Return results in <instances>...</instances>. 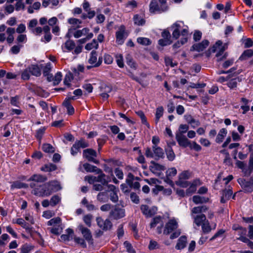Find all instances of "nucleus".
Wrapping results in <instances>:
<instances>
[{"label": "nucleus", "instance_id": "nucleus-1", "mask_svg": "<svg viewBox=\"0 0 253 253\" xmlns=\"http://www.w3.org/2000/svg\"><path fill=\"white\" fill-rule=\"evenodd\" d=\"M62 189L59 182L53 180L45 183L42 186L36 188L32 193L39 197L49 196L52 193L56 192Z\"/></svg>", "mask_w": 253, "mask_h": 253}, {"label": "nucleus", "instance_id": "nucleus-2", "mask_svg": "<svg viewBox=\"0 0 253 253\" xmlns=\"http://www.w3.org/2000/svg\"><path fill=\"white\" fill-rule=\"evenodd\" d=\"M222 42L220 41H218L216 43L210 48L208 51L207 52V56H209L210 54L211 53H214L217 51L215 55L216 58V61L219 62L225 59L228 55L227 52H224L226 49L225 45L222 46Z\"/></svg>", "mask_w": 253, "mask_h": 253}, {"label": "nucleus", "instance_id": "nucleus-3", "mask_svg": "<svg viewBox=\"0 0 253 253\" xmlns=\"http://www.w3.org/2000/svg\"><path fill=\"white\" fill-rule=\"evenodd\" d=\"M177 228L178 223L176 220L174 218L170 219L165 225L164 234L168 235L172 232L170 236V238L171 239L176 238L181 233L180 230L177 229Z\"/></svg>", "mask_w": 253, "mask_h": 253}, {"label": "nucleus", "instance_id": "nucleus-4", "mask_svg": "<svg viewBox=\"0 0 253 253\" xmlns=\"http://www.w3.org/2000/svg\"><path fill=\"white\" fill-rule=\"evenodd\" d=\"M145 155L147 158H154L156 160L164 157L163 150L158 145H153L152 149L149 147L145 149Z\"/></svg>", "mask_w": 253, "mask_h": 253}, {"label": "nucleus", "instance_id": "nucleus-5", "mask_svg": "<svg viewBox=\"0 0 253 253\" xmlns=\"http://www.w3.org/2000/svg\"><path fill=\"white\" fill-rule=\"evenodd\" d=\"M125 216V209L120 208L118 205H114L109 214V217L115 220L119 219Z\"/></svg>", "mask_w": 253, "mask_h": 253}, {"label": "nucleus", "instance_id": "nucleus-6", "mask_svg": "<svg viewBox=\"0 0 253 253\" xmlns=\"http://www.w3.org/2000/svg\"><path fill=\"white\" fill-rule=\"evenodd\" d=\"M96 221L98 227L103 231L110 230L112 227V223L109 219L103 220L102 217L98 216L96 217Z\"/></svg>", "mask_w": 253, "mask_h": 253}, {"label": "nucleus", "instance_id": "nucleus-7", "mask_svg": "<svg viewBox=\"0 0 253 253\" xmlns=\"http://www.w3.org/2000/svg\"><path fill=\"white\" fill-rule=\"evenodd\" d=\"M97 53L95 51H92L90 53V56L88 59V63L91 64V66H87L86 67L87 69H90L92 67H97L99 66L102 62V58L99 57L98 61H97Z\"/></svg>", "mask_w": 253, "mask_h": 253}, {"label": "nucleus", "instance_id": "nucleus-8", "mask_svg": "<svg viewBox=\"0 0 253 253\" xmlns=\"http://www.w3.org/2000/svg\"><path fill=\"white\" fill-rule=\"evenodd\" d=\"M83 157L88 161L95 164H98L99 161L95 159L97 157L96 152L92 149H86L83 151Z\"/></svg>", "mask_w": 253, "mask_h": 253}, {"label": "nucleus", "instance_id": "nucleus-9", "mask_svg": "<svg viewBox=\"0 0 253 253\" xmlns=\"http://www.w3.org/2000/svg\"><path fill=\"white\" fill-rule=\"evenodd\" d=\"M140 210L142 213L146 217H150L155 214L157 211V208L156 207L150 208L146 205H142L140 206Z\"/></svg>", "mask_w": 253, "mask_h": 253}, {"label": "nucleus", "instance_id": "nucleus-10", "mask_svg": "<svg viewBox=\"0 0 253 253\" xmlns=\"http://www.w3.org/2000/svg\"><path fill=\"white\" fill-rule=\"evenodd\" d=\"M47 180L46 177L43 176L40 174H34L31 176L29 180L33 181V182L31 183L30 186L31 188H36V187H38V183L43 182Z\"/></svg>", "mask_w": 253, "mask_h": 253}, {"label": "nucleus", "instance_id": "nucleus-11", "mask_svg": "<svg viewBox=\"0 0 253 253\" xmlns=\"http://www.w3.org/2000/svg\"><path fill=\"white\" fill-rule=\"evenodd\" d=\"M108 187L109 189V198L110 200L113 203H117L119 200L118 192L119 190L113 185H108Z\"/></svg>", "mask_w": 253, "mask_h": 253}, {"label": "nucleus", "instance_id": "nucleus-12", "mask_svg": "<svg viewBox=\"0 0 253 253\" xmlns=\"http://www.w3.org/2000/svg\"><path fill=\"white\" fill-rule=\"evenodd\" d=\"M175 138L180 146L185 148L190 146V141L185 135L175 134Z\"/></svg>", "mask_w": 253, "mask_h": 253}, {"label": "nucleus", "instance_id": "nucleus-13", "mask_svg": "<svg viewBox=\"0 0 253 253\" xmlns=\"http://www.w3.org/2000/svg\"><path fill=\"white\" fill-rule=\"evenodd\" d=\"M209 44V42L208 40H203L201 42L194 44L191 50H195L198 52L204 50Z\"/></svg>", "mask_w": 253, "mask_h": 253}, {"label": "nucleus", "instance_id": "nucleus-14", "mask_svg": "<svg viewBox=\"0 0 253 253\" xmlns=\"http://www.w3.org/2000/svg\"><path fill=\"white\" fill-rule=\"evenodd\" d=\"M149 11L151 13H155L156 12L162 13L165 12L161 9V6L158 3L157 0H152L149 5Z\"/></svg>", "mask_w": 253, "mask_h": 253}, {"label": "nucleus", "instance_id": "nucleus-15", "mask_svg": "<svg viewBox=\"0 0 253 253\" xmlns=\"http://www.w3.org/2000/svg\"><path fill=\"white\" fill-rule=\"evenodd\" d=\"M233 194L232 190L229 187L228 189H225L221 191V197L220 202L225 203L227 201L229 200Z\"/></svg>", "mask_w": 253, "mask_h": 253}, {"label": "nucleus", "instance_id": "nucleus-16", "mask_svg": "<svg viewBox=\"0 0 253 253\" xmlns=\"http://www.w3.org/2000/svg\"><path fill=\"white\" fill-rule=\"evenodd\" d=\"M79 229L81 231L84 239L88 242L92 240V235L90 230L83 225L79 226Z\"/></svg>", "mask_w": 253, "mask_h": 253}, {"label": "nucleus", "instance_id": "nucleus-17", "mask_svg": "<svg viewBox=\"0 0 253 253\" xmlns=\"http://www.w3.org/2000/svg\"><path fill=\"white\" fill-rule=\"evenodd\" d=\"M176 173L177 170L175 168L169 169L166 171V177L165 181L169 184H172V181L170 180V178L174 176Z\"/></svg>", "mask_w": 253, "mask_h": 253}, {"label": "nucleus", "instance_id": "nucleus-18", "mask_svg": "<svg viewBox=\"0 0 253 253\" xmlns=\"http://www.w3.org/2000/svg\"><path fill=\"white\" fill-rule=\"evenodd\" d=\"M96 173L99 174L96 177V182H100L103 185H107L110 181V178L102 172V170L100 173Z\"/></svg>", "mask_w": 253, "mask_h": 253}, {"label": "nucleus", "instance_id": "nucleus-19", "mask_svg": "<svg viewBox=\"0 0 253 253\" xmlns=\"http://www.w3.org/2000/svg\"><path fill=\"white\" fill-rule=\"evenodd\" d=\"M116 41L119 44H122L124 43L125 39V28L121 27L119 30L116 32Z\"/></svg>", "mask_w": 253, "mask_h": 253}, {"label": "nucleus", "instance_id": "nucleus-20", "mask_svg": "<svg viewBox=\"0 0 253 253\" xmlns=\"http://www.w3.org/2000/svg\"><path fill=\"white\" fill-rule=\"evenodd\" d=\"M83 167L87 172L100 173L101 169L97 167L92 166L88 163H85L83 165Z\"/></svg>", "mask_w": 253, "mask_h": 253}, {"label": "nucleus", "instance_id": "nucleus-21", "mask_svg": "<svg viewBox=\"0 0 253 253\" xmlns=\"http://www.w3.org/2000/svg\"><path fill=\"white\" fill-rule=\"evenodd\" d=\"M151 164L150 170L153 173H156L157 171L164 170L165 169L164 166L156 163L153 161L151 162Z\"/></svg>", "mask_w": 253, "mask_h": 253}, {"label": "nucleus", "instance_id": "nucleus-22", "mask_svg": "<svg viewBox=\"0 0 253 253\" xmlns=\"http://www.w3.org/2000/svg\"><path fill=\"white\" fill-rule=\"evenodd\" d=\"M241 186L245 192L251 193L253 191V184L251 181H242Z\"/></svg>", "mask_w": 253, "mask_h": 253}, {"label": "nucleus", "instance_id": "nucleus-23", "mask_svg": "<svg viewBox=\"0 0 253 253\" xmlns=\"http://www.w3.org/2000/svg\"><path fill=\"white\" fill-rule=\"evenodd\" d=\"M89 29L88 28H84L82 30L75 31L73 33V36L75 38H79L83 36H86L89 34Z\"/></svg>", "mask_w": 253, "mask_h": 253}, {"label": "nucleus", "instance_id": "nucleus-24", "mask_svg": "<svg viewBox=\"0 0 253 253\" xmlns=\"http://www.w3.org/2000/svg\"><path fill=\"white\" fill-rule=\"evenodd\" d=\"M187 243V238L186 236H181L178 240L177 243L175 246V248L177 250H181L186 247Z\"/></svg>", "mask_w": 253, "mask_h": 253}, {"label": "nucleus", "instance_id": "nucleus-25", "mask_svg": "<svg viewBox=\"0 0 253 253\" xmlns=\"http://www.w3.org/2000/svg\"><path fill=\"white\" fill-rule=\"evenodd\" d=\"M194 223L198 226L202 225L206 221V217L205 214H201L194 217Z\"/></svg>", "mask_w": 253, "mask_h": 253}, {"label": "nucleus", "instance_id": "nucleus-26", "mask_svg": "<svg viewBox=\"0 0 253 253\" xmlns=\"http://www.w3.org/2000/svg\"><path fill=\"white\" fill-rule=\"evenodd\" d=\"M30 70V73L32 75L39 77L41 75V70L40 67L37 65H31L29 66Z\"/></svg>", "mask_w": 253, "mask_h": 253}, {"label": "nucleus", "instance_id": "nucleus-27", "mask_svg": "<svg viewBox=\"0 0 253 253\" xmlns=\"http://www.w3.org/2000/svg\"><path fill=\"white\" fill-rule=\"evenodd\" d=\"M209 199L207 197L195 195L193 197V201L196 204H203L209 201Z\"/></svg>", "mask_w": 253, "mask_h": 253}, {"label": "nucleus", "instance_id": "nucleus-28", "mask_svg": "<svg viewBox=\"0 0 253 253\" xmlns=\"http://www.w3.org/2000/svg\"><path fill=\"white\" fill-rule=\"evenodd\" d=\"M171 27L172 28H174L173 32H172V37H173V38L176 40V39H178L180 36V31H179V28L180 27V26L177 23H175L174 24H173L172 25Z\"/></svg>", "mask_w": 253, "mask_h": 253}, {"label": "nucleus", "instance_id": "nucleus-29", "mask_svg": "<svg viewBox=\"0 0 253 253\" xmlns=\"http://www.w3.org/2000/svg\"><path fill=\"white\" fill-rule=\"evenodd\" d=\"M227 133V130L225 128H223L221 129L216 136L215 140L216 142L218 143H220L222 142L223 139L226 136Z\"/></svg>", "mask_w": 253, "mask_h": 253}, {"label": "nucleus", "instance_id": "nucleus-30", "mask_svg": "<svg viewBox=\"0 0 253 253\" xmlns=\"http://www.w3.org/2000/svg\"><path fill=\"white\" fill-rule=\"evenodd\" d=\"M68 22L70 24L73 25H77L76 27L73 26L71 28H72L73 30H75L76 29L79 28L80 27V24H82V21L80 20L79 19H78L77 18H71L68 19Z\"/></svg>", "mask_w": 253, "mask_h": 253}, {"label": "nucleus", "instance_id": "nucleus-31", "mask_svg": "<svg viewBox=\"0 0 253 253\" xmlns=\"http://www.w3.org/2000/svg\"><path fill=\"white\" fill-rule=\"evenodd\" d=\"M253 55V50L247 49L242 53L239 58L240 60H244L251 57Z\"/></svg>", "mask_w": 253, "mask_h": 253}, {"label": "nucleus", "instance_id": "nucleus-32", "mask_svg": "<svg viewBox=\"0 0 253 253\" xmlns=\"http://www.w3.org/2000/svg\"><path fill=\"white\" fill-rule=\"evenodd\" d=\"M34 248V246L31 244H25L21 247V253H29Z\"/></svg>", "mask_w": 253, "mask_h": 253}, {"label": "nucleus", "instance_id": "nucleus-33", "mask_svg": "<svg viewBox=\"0 0 253 253\" xmlns=\"http://www.w3.org/2000/svg\"><path fill=\"white\" fill-rule=\"evenodd\" d=\"M126 64L131 68L136 69L137 66L136 63L133 61L131 56L128 54L126 57Z\"/></svg>", "mask_w": 253, "mask_h": 253}, {"label": "nucleus", "instance_id": "nucleus-34", "mask_svg": "<svg viewBox=\"0 0 253 253\" xmlns=\"http://www.w3.org/2000/svg\"><path fill=\"white\" fill-rule=\"evenodd\" d=\"M57 169V167L55 165L53 164H48L45 165L41 169L46 172H51Z\"/></svg>", "mask_w": 253, "mask_h": 253}, {"label": "nucleus", "instance_id": "nucleus-35", "mask_svg": "<svg viewBox=\"0 0 253 253\" xmlns=\"http://www.w3.org/2000/svg\"><path fill=\"white\" fill-rule=\"evenodd\" d=\"M61 223V219L59 217H56L51 219L47 222V225L48 226H58L60 225Z\"/></svg>", "mask_w": 253, "mask_h": 253}, {"label": "nucleus", "instance_id": "nucleus-36", "mask_svg": "<svg viewBox=\"0 0 253 253\" xmlns=\"http://www.w3.org/2000/svg\"><path fill=\"white\" fill-rule=\"evenodd\" d=\"M166 152L167 158L169 160L172 161L175 159V154L170 146H168V148L166 150Z\"/></svg>", "mask_w": 253, "mask_h": 253}, {"label": "nucleus", "instance_id": "nucleus-37", "mask_svg": "<svg viewBox=\"0 0 253 253\" xmlns=\"http://www.w3.org/2000/svg\"><path fill=\"white\" fill-rule=\"evenodd\" d=\"M61 201V197L58 195H54L50 200V205L54 207Z\"/></svg>", "mask_w": 253, "mask_h": 253}, {"label": "nucleus", "instance_id": "nucleus-38", "mask_svg": "<svg viewBox=\"0 0 253 253\" xmlns=\"http://www.w3.org/2000/svg\"><path fill=\"white\" fill-rule=\"evenodd\" d=\"M164 113V108L162 106L158 107L156 109V119L155 122L157 124L160 120V118L162 117Z\"/></svg>", "mask_w": 253, "mask_h": 253}, {"label": "nucleus", "instance_id": "nucleus-39", "mask_svg": "<svg viewBox=\"0 0 253 253\" xmlns=\"http://www.w3.org/2000/svg\"><path fill=\"white\" fill-rule=\"evenodd\" d=\"M189 126L187 125H180L178 128V131L175 134L184 135L189 129Z\"/></svg>", "mask_w": 253, "mask_h": 253}, {"label": "nucleus", "instance_id": "nucleus-40", "mask_svg": "<svg viewBox=\"0 0 253 253\" xmlns=\"http://www.w3.org/2000/svg\"><path fill=\"white\" fill-rule=\"evenodd\" d=\"M42 150L46 153H54L55 149L54 147L50 144L45 143L42 146Z\"/></svg>", "mask_w": 253, "mask_h": 253}, {"label": "nucleus", "instance_id": "nucleus-41", "mask_svg": "<svg viewBox=\"0 0 253 253\" xmlns=\"http://www.w3.org/2000/svg\"><path fill=\"white\" fill-rule=\"evenodd\" d=\"M98 46V44L97 41L95 39L93 40L90 43L86 44L85 46V48L86 50H89L93 48L97 49Z\"/></svg>", "mask_w": 253, "mask_h": 253}, {"label": "nucleus", "instance_id": "nucleus-42", "mask_svg": "<svg viewBox=\"0 0 253 253\" xmlns=\"http://www.w3.org/2000/svg\"><path fill=\"white\" fill-rule=\"evenodd\" d=\"M202 229L203 232L205 234L209 233L211 231V228L208 221H206L203 223L202 225Z\"/></svg>", "mask_w": 253, "mask_h": 253}, {"label": "nucleus", "instance_id": "nucleus-43", "mask_svg": "<svg viewBox=\"0 0 253 253\" xmlns=\"http://www.w3.org/2000/svg\"><path fill=\"white\" fill-rule=\"evenodd\" d=\"M75 143L80 149L81 148H84L89 146L88 143L84 139H81L79 140H77Z\"/></svg>", "mask_w": 253, "mask_h": 253}, {"label": "nucleus", "instance_id": "nucleus-44", "mask_svg": "<svg viewBox=\"0 0 253 253\" xmlns=\"http://www.w3.org/2000/svg\"><path fill=\"white\" fill-rule=\"evenodd\" d=\"M29 67L26 68L21 74V78L24 80H28L31 76Z\"/></svg>", "mask_w": 253, "mask_h": 253}, {"label": "nucleus", "instance_id": "nucleus-45", "mask_svg": "<svg viewBox=\"0 0 253 253\" xmlns=\"http://www.w3.org/2000/svg\"><path fill=\"white\" fill-rule=\"evenodd\" d=\"M97 199L101 203H104L107 201V194L105 192H99L97 196Z\"/></svg>", "mask_w": 253, "mask_h": 253}, {"label": "nucleus", "instance_id": "nucleus-46", "mask_svg": "<svg viewBox=\"0 0 253 253\" xmlns=\"http://www.w3.org/2000/svg\"><path fill=\"white\" fill-rule=\"evenodd\" d=\"M159 223H162V217L160 216H157L153 218L150 223V227L154 228Z\"/></svg>", "mask_w": 253, "mask_h": 253}, {"label": "nucleus", "instance_id": "nucleus-47", "mask_svg": "<svg viewBox=\"0 0 253 253\" xmlns=\"http://www.w3.org/2000/svg\"><path fill=\"white\" fill-rule=\"evenodd\" d=\"M133 21L134 24L137 25H143L145 23V20L137 14L134 16Z\"/></svg>", "mask_w": 253, "mask_h": 253}, {"label": "nucleus", "instance_id": "nucleus-48", "mask_svg": "<svg viewBox=\"0 0 253 253\" xmlns=\"http://www.w3.org/2000/svg\"><path fill=\"white\" fill-rule=\"evenodd\" d=\"M20 225H21L23 228L26 229H29V225L28 223H27L25 220L22 218H18L16 219V221L14 222Z\"/></svg>", "mask_w": 253, "mask_h": 253}, {"label": "nucleus", "instance_id": "nucleus-49", "mask_svg": "<svg viewBox=\"0 0 253 253\" xmlns=\"http://www.w3.org/2000/svg\"><path fill=\"white\" fill-rule=\"evenodd\" d=\"M93 218L92 215L90 214H88L84 215L83 217V220L85 224L88 226L90 227L91 225V220Z\"/></svg>", "mask_w": 253, "mask_h": 253}, {"label": "nucleus", "instance_id": "nucleus-50", "mask_svg": "<svg viewBox=\"0 0 253 253\" xmlns=\"http://www.w3.org/2000/svg\"><path fill=\"white\" fill-rule=\"evenodd\" d=\"M62 74L61 72H57L53 77V85H56L59 84L62 80Z\"/></svg>", "mask_w": 253, "mask_h": 253}, {"label": "nucleus", "instance_id": "nucleus-51", "mask_svg": "<svg viewBox=\"0 0 253 253\" xmlns=\"http://www.w3.org/2000/svg\"><path fill=\"white\" fill-rule=\"evenodd\" d=\"M137 41L139 43L144 45H148L151 43L150 40L146 38H138Z\"/></svg>", "mask_w": 253, "mask_h": 253}, {"label": "nucleus", "instance_id": "nucleus-52", "mask_svg": "<svg viewBox=\"0 0 253 253\" xmlns=\"http://www.w3.org/2000/svg\"><path fill=\"white\" fill-rule=\"evenodd\" d=\"M75 43L72 40H68L65 43V47L68 50H71L73 49L75 47Z\"/></svg>", "mask_w": 253, "mask_h": 253}, {"label": "nucleus", "instance_id": "nucleus-53", "mask_svg": "<svg viewBox=\"0 0 253 253\" xmlns=\"http://www.w3.org/2000/svg\"><path fill=\"white\" fill-rule=\"evenodd\" d=\"M136 114L140 118L142 123L146 125L149 127V124L147 122V119L144 113L141 111H139L136 112Z\"/></svg>", "mask_w": 253, "mask_h": 253}, {"label": "nucleus", "instance_id": "nucleus-54", "mask_svg": "<svg viewBox=\"0 0 253 253\" xmlns=\"http://www.w3.org/2000/svg\"><path fill=\"white\" fill-rule=\"evenodd\" d=\"M191 173L188 170H185L179 174L178 178L180 179H188L190 177Z\"/></svg>", "mask_w": 253, "mask_h": 253}, {"label": "nucleus", "instance_id": "nucleus-55", "mask_svg": "<svg viewBox=\"0 0 253 253\" xmlns=\"http://www.w3.org/2000/svg\"><path fill=\"white\" fill-rule=\"evenodd\" d=\"M176 184L181 187L186 188L189 186V183L185 179L178 178V180L176 181Z\"/></svg>", "mask_w": 253, "mask_h": 253}, {"label": "nucleus", "instance_id": "nucleus-56", "mask_svg": "<svg viewBox=\"0 0 253 253\" xmlns=\"http://www.w3.org/2000/svg\"><path fill=\"white\" fill-rule=\"evenodd\" d=\"M74 241L76 243H77L78 244H80L82 247L85 248L86 247V244L84 241V240L83 238H80V237H75Z\"/></svg>", "mask_w": 253, "mask_h": 253}, {"label": "nucleus", "instance_id": "nucleus-57", "mask_svg": "<svg viewBox=\"0 0 253 253\" xmlns=\"http://www.w3.org/2000/svg\"><path fill=\"white\" fill-rule=\"evenodd\" d=\"M112 90V88L110 86L107 85L106 84H103L100 87L101 91L102 92L106 93L107 94H108L109 93L111 92Z\"/></svg>", "mask_w": 253, "mask_h": 253}, {"label": "nucleus", "instance_id": "nucleus-58", "mask_svg": "<svg viewBox=\"0 0 253 253\" xmlns=\"http://www.w3.org/2000/svg\"><path fill=\"white\" fill-rule=\"evenodd\" d=\"M60 226V225L54 226L50 229V231L53 234L59 235L62 231V228Z\"/></svg>", "mask_w": 253, "mask_h": 253}, {"label": "nucleus", "instance_id": "nucleus-59", "mask_svg": "<svg viewBox=\"0 0 253 253\" xmlns=\"http://www.w3.org/2000/svg\"><path fill=\"white\" fill-rule=\"evenodd\" d=\"M159 44L161 46H166L167 45H169L172 42L170 41V39H162L159 40L158 41Z\"/></svg>", "mask_w": 253, "mask_h": 253}, {"label": "nucleus", "instance_id": "nucleus-60", "mask_svg": "<svg viewBox=\"0 0 253 253\" xmlns=\"http://www.w3.org/2000/svg\"><path fill=\"white\" fill-rule=\"evenodd\" d=\"M93 36V34L92 33H90L87 34L85 38L80 39L78 41V42L81 44L84 43L86 42L87 41L91 39Z\"/></svg>", "mask_w": 253, "mask_h": 253}, {"label": "nucleus", "instance_id": "nucleus-61", "mask_svg": "<svg viewBox=\"0 0 253 253\" xmlns=\"http://www.w3.org/2000/svg\"><path fill=\"white\" fill-rule=\"evenodd\" d=\"M113 206L114 205L110 204H106L101 206L100 210L102 211H108L112 210Z\"/></svg>", "mask_w": 253, "mask_h": 253}, {"label": "nucleus", "instance_id": "nucleus-62", "mask_svg": "<svg viewBox=\"0 0 253 253\" xmlns=\"http://www.w3.org/2000/svg\"><path fill=\"white\" fill-rule=\"evenodd\" d=\"M117 63L118 66L120 68H123L124 66L123 62V57L122 54H120L116 56Z\"/></svg>", "mask_w": 253, "mask_h": 253}, {"label": "nucleus", "instance_id": "nucleus-63", "mask_svg": "<svg viewBox=\"0 0 253 253\" xmlns=\"http://www.w3.org/2000/svg\"><path fill=\"white\" fill-rule=\"evenodd\" d=\"M124 245L126 249V250L128 252L130 253H135V252L134 250L133 249L131 245L127 241H125L124 242Z\"/></svg>", "mask_w": 253, "mask_h": 253}, {"label": "nucleus", "instance_id": "nucleus-64", "mask_svg": "<svg viewBox=\"0 0 253 253\" xmlns=\"http://www.w3.org/2000/svg\"><path fill=\"white\" fill-rule=\"evenodd\" d=\"M237 84V80L236 79H232L230 80L228 83L227 85L230 88H234L236 87Z\"/></svg>", "mask_w": 253, "mask_h": 253}]
</instances>
